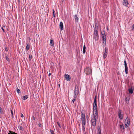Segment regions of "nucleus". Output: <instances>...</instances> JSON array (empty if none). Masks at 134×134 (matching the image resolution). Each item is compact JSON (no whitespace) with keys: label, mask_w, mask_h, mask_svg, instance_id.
<instances>
[{"label":"nucleus","mask_w":134,"mask_h":134,"mask_svg":"<svg viewBox=\"0 0 134 134\" xmlns=\"http://www.w3.org/2000/svg\"><path fill=\"white\" fill-rule=\"evenodd\" d=\"M97 104L96 96H95L94 100L93 107V114L92 115H98Z\"/></svg>","instance_id":"1"},{"label":"nucleus","mask_w":134,"mask_h":134,"mask_svg":"<svg viewBox=\"0 0 134 134\" xmlns=\"http://www.w3.org/2000/svg\"><path fill=\"white\" fill-rule=\"evenodd\" d=\"M98 116L94 115H92L91 122L92 125L94 126L96 125V120L98 119Z\"/></svg>","instance_id":"2"},{"label":"nucleus","mask_w":134,"mask_h":134,"mask_svg":"<svg viewBox=\"0 0 134 134\" xmlns=\"http://www.w3.org/2000/svg\"><path fill=\"white\" fill-rule=\"evenodd\" d=\"M102 37L103 39V43L104 46H105L106 43V36L105 34V33L103 34L102 33Z\"/></svg>","instance_id":"3"},{"label":"nucleus","mask_w":134,"mask_h":134,"mask_svg":"<svg viewBox=\"0 0 134 134\" xmlns=\"http://www.w3.org/2000/svg\"><path fill=\"white\" fill-rule=\"evenodd\" d=\"M125 127L127 128L128 126L130 125V119L127 117L125 120Z\"/></svg>","instance_id":"4"},{"label":"nucleus","mask_w":134,"mask_h":134,"mask_svg":"<svg viewBox=\"0 0 134 134\" xmlns=\"http://www.w3.org/2000/svg\"><path fill=\"white\" fill-rule=\"evenodd\" d=\"M79 89L77 86H75L74 91V96L77 97V95L79 94Z\"/></svg>","instance_id":"5"},{"label":"nucleus","mask_w":134,"mask_h":134,"mask_svg":"<svg viewBox=\"0 0 134 134\" xmlns=\"http://www.w3.org/2000/svg\"><path fill=\"white\" fill-rule=\"evenodd\" d=\"M85 72L87 75H89L91 73V70L89 68H87L85 69Z\"/></svg>","instance_id":"6"},{"label":"nucleus","mask_w":134,"mask_h":134,"mask_svg":"<svg viewBox=\"0 0 134 134\" xmlns=\"http://www.w3.org/2000/svg\"><path fill=\"white\" fill-rule=\"evenodd\" d=\"M118 115L119 118L120 120L123 119L124 114L123 113H121V111L120 110L119 111L118 113Z\"/></svg>","instance_id":"7"},{"label":"nucleus","mask_w":134,"mask_h":134,"mask_svg":"<svg viewBox=\"0 0 134 134\" xmlns=\"http://www.w3.org/2000/svg\"><path fill=\"white\" fill-rule=\"evenodd\" d=\"M81 120L82 121V126L83 127V129H85V127H84V125L86 124V121L85 118H83L81 119Z\"/></svg>","instance_id":"8"},{"label":"nucleus","mask_w":134,"mask_h":134,"mask_svg":"<svg viewBox=\"0 0 134 134\" xmlns=\"http://www.w3.org/2000/svg\"><path fill=\"white\" fill-rule=\"evenodd\" d=\"M98 28L97 26L96 27V26H95L94 30V33L93 35H98Z\"/></svg>","instance_id":"9"},{"label":"nucleus","mask_w":134,"mask_h":134,"mask_svg":"<svg viewBox=\"0 0 134 134\" xmlns=\"http://www.w3.org/2000/svg\"><path fill=\"white\" fill-rule=\"evenodd\" d=\"M123 4L124 5L127 7L128 4V2L127 0H123Z\"/></svg>","instance_id":"10"},{"label":"nucleus","mask_w":134,"mask_h":134,"mask_svg":"<svg viewBox=\"0 0 134 134\" xmlns=\"http://www.w3.org/2000/svg\"><path fill=\"white\" fill-rule=\"evenodd\" d=\"M65 78L66 80L68 81H69L70 80V76L68 75H65Z\"/></svg>","instance_id":"11"},{"label":"nucleus","mask_w":134,"mask_h":134,"mask_svg":"<svg viewBox=\"0 0 134 134\" xmlns=\"http://www.w3.org/2000/svg\"><path fill=\"white\" fill-rule=\"evenodd\" d=\"M60 28L61 30L63 29V25L62 22H60L59 24Z\"/></svg>","instance_id":"12"},{"label":"nucleus","mask_w":134,"mask_h":134,"mask_svg":"<svg viewBox=\"0 0 134 134\" xmlns=\"http://www.w3.org/2000/svg\"><path fill=\"white\" fill-rule=\"evenodd\" d=\"M120 127L121 130H123L124 131L125 128L124 126V125L121 124H121H120Z\"/></svg>","instance_id":"13"},{"label":"nucleus","mask_w":134,"mask_h":134,"mask_svg":"<svg viewBox=\"0 0 134 134\" xmlns=\"http://www.w3.org/2000/svg\"><path fill=\"white\" fill-rule=\"evenodd\" d=\"M93 35L94 39L96 41L97 40H98L99 38L98 35Z\"/></svg>","instance_id":"14"},{"label":"nucleus","mask_w":134,"mask_h":134,"mask_svg":"<svg viewBox=\"0 0 134 134\" xmlns=\"http://www.w3.org/2000/svg\"><path fill=\"white\" fill-rule=\"evenodd\" d=\"M74 18L75 22H77L79 20V18L77 17V15H74Z\"/></svg>","instance_id":"15"},{"label":"nucleus","mask_w":134,"mask_h":134,"mask_svg":"<svg viewBox=\"0 0 134 134\" xmlns=\"http://www.w3.org/2000/svg\"><path fill=\"white\" fill-rule=\"evenodd\" d=\"M50 44L52 46H54L53 41L52 40H50Z\"/></svg>","instance_id":"16"},{"label":"nucleus","mask_w":134,"mask_h":134,"mask_svg":"<svg viewBox=\"0 0 134 134\" xmlns=\"http://www.w3.org/2000/svg\"><path fill=\"white\" fill-rule=\"evenodd\" d=\"M107 53L106 49H105V52H104L103 54V58L105 59L107 56Z\"/></svg>","instance_id":"17"},{"label":"nucleus","mask_w":134,"mask_h":134,"mask_svg":"<svg viewBox=\"0 0 134 134\" xmlns=\"http://www.w3.org/2000/svg\"><path fill=\"white\" fill-rule=\"evenodd\" d=\"M86 47L85 45H84L83 48V54H85L86 52Z\"/></svg>","instance_id":"18"},{"label":"nucleus","mask_w":134,"mask_h":134,"mask_svg":"<svg viewBox=\"0 0 134 134\" xmlns=\"http://www.w3.org/2000/svg\"><path fill=\"white\" fill-rule=\"evenodd\" d=\"M30 47V45L29 44H27L26 47V50L27 51H28Z\"/></svg>","instance_id":"19"},{"label":"nucleus","mask_w":134,"mask_h":134,"mask_svg":"<svg viewBox=\"0 0 134 134\" xmlns=\"http://www.w3.org/2000/svg\"><path fill=\"white\" fill-rule=\"evenodd\" d=\"M125 71L126 74H127L128 73V68L127 66H125Z\"/></svg>","instance_id":"20"},{"label":"nucleus","mask_w":134,"mask_h":134,"mask_svg":"<svg viewBox=\"0 0 134 134\" xmlns=\"http://www.w3.org/2000/svg\"><path fill=\"white\" fill-rule=\"evenodd\" d=\"M77 96H74V97L72 101V102L74 103V101L76 100Z\"/></svg>","instance_id":"21"},{"label":"nucleus","mask_w":134,"mask_h":134,"mask_svg":"<svg viewBox=\"0 0 134 134\" xmlns=\"http://www.w3.org/2000/svg\"><path fill=\"white\" fill-rule=\"evenodd\" d=\"M129 92L131 94H132L133 92V90L132 88L129 89Z\"/></svg>","instance_id":"22"},{"label":"nucleus","mask_w":134,"mask_h":134,"mask_svg":"<svg viewBox=\"0 0 134 134\" xmlns=\"http://www.w3.org/2000/svg\"><path fill=\"white\" fill-rule=\"evenodd\" d=\"M28 98V96H27V95H25V96H24L23 97V99L24 100H25L26 99Z\"/></svg>","instance_id":"23"},{"label":"nucleus","mask_w":134,"mask_h":134,"mask_svg":"<svg viewBox=\"0 0 134 134\" xmlns=\"http://www.w3.org/2000/svg\"><path fill=\"white\" fill-rule=\"evenodd\" d=\"M85 114H83V113H82V114L81 115V119L83 118H85Z\"/></svg>","instance_id":"24"},{"label":"nucleus","mask_w":134,"mask_h":134,"mask_svg":"<svg viewBox=\"0 0 134 134\" xmlns=\"http://www.w3.org/2000/svg\"><path fill=\"white\" fill-rule=\"evenodd\" d=\"M98 134H101V130L100 128L98 130Z\"/></svg>","instance_id":"25"},{"label":"nucleus","mask_w":134,"mask_h":134,"mask_svg":"<svg viewBox=\"0 0 134 134\" xmlns=\"http://www.w3.org/2000/svg\"><path fill=\"white\" fill-rule=\"evenodd\" d=\"M16 91L18 93H20V91L19 89L17 88L16 89Z\"/></svg>","instance_id":"26"},{"label":"nucleus","mask_w":134,"mask_h":134,"mask_svg":"<svg viewBox=\"0 0 134 134\" xmlns=\"http://www.w3.org/2000/svg\"><path fill=\"white\" fill-rule=\"evenodd\" d=\"M32 57V56L31 55H30L29 56V59L30 60H31Z\"/></svg>","instance_id":"27"},{"label":"nucleus","mask_w":134,"mask_h":134,"mask_svg":"<svg viewBox=\"0 0 134 134\" xmlns=\"http://www.w3.org/2000/svg\"><path fill=\"white\" fill-rule=\"evenodd\" d=\"M53 16L54 17L55 13V12L53 9Z\"/></svg>","instance_id":"28"},{"label":"nucleus","mask_w":134,"mask_h":134,"mask_svg":"<svg viewBox=\"0 0 134 134\" xmlns=\"http://www.w3.org/2000/svg\"><path fill=\"white\" fill-rule=\"evenodd\" d=\"M129 97H126V99H125V100L126 101H129Z\"/></svg>","instance_id":"29"},{"label":"nucleus","mask_w":134,"mask_h":134,"mask_svg":"<svg viewBox=\"0 0 134 134\" xmlns=\"http://www.w3.org/2000/svg\"><path fill=\"white\" fill-rule=\"evenodd\" d=\"M124 63L125 66H127V64L126 63V62L125 60L124 61Z\"/></svg>","instance_id":"30"},{"label":"nucleus","mask_w":134,"mask_h":134,"mask_svg":"<svg viewBox=\"0 0 134 134\" xmlns=\"http://www.w3.org/2000/svg\"><path fill=\"white\" fill-rule=\"evenodd\" d=\"M5 58H6V60L8 61L9 62V58L7 57V56H5Z\"/></svg>","instance_id":"31"},{"label":"nucleus","mask_w":134,"mask_h":134,"mask_svg":"<svg viewBox=\"0 0 134 134\" xmlns=\"http://www.w3.org/2000/svg\"><path fill=\"white\" fill-rule=\"evenodd\" d=\"M0 113L1 114H2L3 113V111L2 110V108L0 107Z\"/></svg>","instance_id":"32"},{"label":"nucleus","mask_w":134,"mask_h":134,"mask_svg":"<svg viewBox=\"0 0 134 134\" xmlns=\"http://www.w3.org/2000/svg\"><path fill=\"white\" fill-rule=\"evenodd\" d=\"M57 124H58V126H59V127H60V124L58 122H57Z\"/></svg>","instance_id":"33"},{"label":"nucleus","mask_w":134,"mask_h":134,"mask_svg":"<svg viewBox=\"0 0 134 134\" xmlns=\"http://www.w3.org/2000/svg\"><path fill=\"white\" fill-rule=\"evenodd\" d=\"M8 134H16V133L14 132L11 133H8Z\"/></svg>","instance_id":"34"},{"label":"nucleus","mask_w":134,"mask_h":134,"mask_svg":"<svg viewBox=\"0 0 134 134\" xmlns=\"http://www.w3.org/2000/svg\"><path fill=\"white\" fill-rule=\"evenodd\" d=\"M24 117V115L23 114H21V118H23Z\"/></svg>","instance_id":"35"},{"label":"nucleus","mask_w":134,"mask_h":134,"mask_svg":"<svg viewBox=\"0 0 134 134\" xmlns=\"http://www.w3.org/2000/svg\"><path fill=\"white\" fill-rule=\"evenodd\" d=\"M50 131L51 132V134H53V131L52 130H50Z\"/></svg>","instance_id":"36"},{"label":"nucleus","mask_w":134,"mask_h":134,"mask_svg":"<svg viewBox=\"0 0 134 134\" xmlns=\"http://www.w3.org/2000/svg\"><path fill=\"white\" fill-rule=\"evenodd\" d=\"M1 29H2V30H3V32H5V31L4 30V29H3V27H1Z\"/></svg>","instance_id":"37"},{"label":"nucleus","mask_w":134,"mask_h":134,"mask_svg":"<svg viewBox=\"0 0 134 134\" xmlns=\"http://www.w3.org/2000/svg\"><path fill=\"white\" fill-rule=\"evenodd\" d=\"M41 124H38V125L39 127H41Z\"/></svg>","instance_id":"38"},{"label":"nucleus","mask_w":134,"mask_h":134,"mask_svg":"<svg viewBox=\"0 0 134 134\" xmlns=\"http://www.w3.org/2000/svg\"><path fill=\"white\" fill-rule=\"evenodd\" d=\"M132 27V30H133L134 29V24L133 25Z\"/></svg>","instance_id":"39"},{"label":"nucleus","mask_w":134,"mask_h":134,"mask_svg":"<svg viewBox=\"0 0 134 134\" xmlns=\"http://www.w3.org/2000/svg\"><path fill=\"white\" fill-rule=\"evenodd\" d=\"M5 51H8V50L7 49V47H5Z\"/></svg>","instance_id":"40"},{"label":"nucleus","mask_w":134,"mask_h":134,"mask_svg":"<svg viewBox=\"0 0 134 134\" xmlns=\"http://www.w3.org/2000/svg\"><path fill=\"white\" fill-rule=\"evenodd\" d=\"M18 2L19 3L20 1V0H18Z\"/></svg>","instance_id":"41"},{"label":"nucleus","mask_w":134,"mask_h":134,"mask_svg":"<svg viewBox=\"0 0 134 134\" xmlns=\"http://www.w3.org/2000/svg\"><path fill=\"white\" fill-rule=\"evenodd\" d=\"M32 117H33V119L34 120H35V117H34V116H33Z\"/></svg>","instance_id":"42"},{"label":"nucleus","mask_w":134,"mask_h":134,"mask_svg":"<svg viewBox=\"0 0 134 134\" xmlns=\"http://www.w3.org/2000/svg\"><path fill=\"white\" fill-rule=\"evenodd\" d=\"M11 113H12V115H13V111L12 110L11 111Z\"/></svg>","instance_id":"43"},{"label":"nucleus","mask_w":134,"mask_h":134,"mask_svg":"<svg viewBox=\"0 0 134 134\" xmlns=\"http://www.w3.org/2000/svg\"><path fill=\"white\" fill-rule=\"evenodd\" d=\"M20 129H22V127L21 126H20Z\"/></svg>","instance_id":"44"},{"label":"nucleus","mask_w":134,"mask_h":134,"mask_svg":"<svg viewBox=\"0 0 134 134\" xmlns=\"http://www.w3.org/2000/svg\"><path fill=\"white\" fill-rule=\"evenodd\" d=\"M51 75V73H49V74L48 75V76H50Z\"/></svg>","instance_id":"45"},{"label":"nucleus","mask_w":134,"mask_h":134,"mask_svg":"<svg viewBox=\"0 0 134 134\" xmlns=\"http://www.w3.org/2000/svg\"><path fill=\"white\" fill-rule=\"evenodd\" d=\"M59 87H60V86L59 84Z\"/></svg>","instance_id":"46"},{"label":"nucleus","mask_w":134,"mask_h":134,"mask_svg":"<svg viewBox=\"0 0 134 134\" xmlns=\"http://www.w3.org/2000/svg\"><path fill=\"white\" fill-rule=\"evenodd\" d=\"M9 132L10 133L11 132V131H9Z\"/></svg>","instance_id":"47"}]
</instances>
